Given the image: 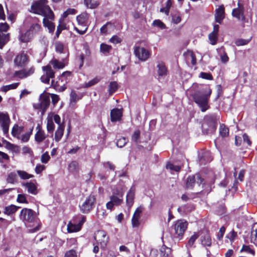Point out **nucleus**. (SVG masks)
Masks as SVG:
<instances>
[{"instance_id": "obj_1", "label": "nucleus", "mask_w": 257, "mask_h": 257, "mask_svg": "<svg viewBox=\"0 0 257 257\" xmlns=\"http://www.w3.org/2000/svg\"><path fill=\"white\" fill-rule=\"evenodd\" d=\"M212 93V89L209 85H202L192 95L194 101L200 108L202 112H205L210 108L209 100Z\"/></svg>"}, {"instance_id": "obj_2", "label": "nucleus", "mask_w": 257, "mask_h": 257, "mask_svg": "<svg viewBox=\"0 0 257 257\" xmlns=\"http://www.w3.org/2000/svg\"><path fill=\"white\" fill-rule=\"evenodd\" d=\"M47 0H39L34 2L31 5L30 12L54 20V14L47 5Z\"/></svg>"}, {"instance_id": "obj_3", "label": "nucleus", "mask_w": 257, "mask_h": 257, "mask_svg": "<svg viewBox=\"0 0 257 257\" xmlns=\"http://www.w3.org/2000/svg\"><path fill=\"white\" fill-rule=\"evenodd\" d=\"M72 76L71 71H64L58 77V80H52L51 85L56 91L63 92L67 88L66 84L70 81Z\"/></svg>"}, {"instance_id": "obj_4", "label": "nucleus", "mask_w": 257, "mask_h": 257, "mask_svg": "<svg viewBox=\"0 0 257 257\" xmlns=\"http://www.w3.org/2000/svg\"><path fill=\"white\" fill-rule=\"evenodd\" d=\"M188 222L184 219H179L174 224V236L180 239L187 228Z\"/></svg>"}, {"instance_id": "obj_5", "label": "nucleus", "mask_w": 257, "mask_h": 257, "mask_svg": "<svg viewBox=\"0 0 257 257\" xmlns=\"http://www.w3.org/2000/svg\"><path fill=\"white\" fill-rule=\"evenodd\" d=\"M94 239L97 244L100 245V248L104 249L109 242V237L105 230H98L95 232Z\"/></svg>"}, {"instance_id": "obj_6", "label": "nucleus", "mask_w": 257, "mask_h": 257, "mask_svg": "<svg viewBox=\"0 0 257 257\" xmlns=\"http://www.w3.org/2000/svg\"><path fill=\"white\" fill-rule=\"evenodd\" d=\"M96 200L95 196L90 194L82 205L79 206L81 212L84 214L89 213L94 208Z\"/></svg>"}, {"instance_id": "obj_7", "label": "nucleus", "mask_w": 257, "mask_h": 257, "mask_svg": "<svg viewBox=\"0 0 257 257\" xmlns=\"http://www.w3.org/2000/svg\"><path fill=\"white\" fill-rule=\"evenodd\" d=\"M217 127V123L213 117H209L206 118L205 122L202 125V130L204 134H213Z\"/></svg>"}, {"instance_id": "obj_8", "label": "nucleus", "mask_w": 257, "mask_h": 257, "mask_svg": "<svg viewBox=\"0 0 257 257\" xmlns=\"http://www.w3.org/2000/svg\"><path fill=\"white\" fill-rule=\"evenodd\" d=\"M39 100V103L33 104V107L35 109L41 111L42 114L43 115L50 105V97L49 96L41 94L40 96Z\"/></svg>"}, {"instance_id": "obj_9", "label": "nucleus", "mask_w": 257, "mask_h": 257, "mask_svg": "<svg viewBox=\"0 0 257 257\" xmlns=\"http://www.w3.org/2000/svg\"><path fill=\"white\" fill-rule=\"evenodd\" d=\"M20 219L27 223H33L36 218V212L32 209L24 208L20 214Z\"/></svg>"}, {"instance_id": "obj_10", "label": "nucleus", "mask_w": 257, "mask_h": 257, "mask_svg": "<svg viewBox=\"0 0 257 257\" xmlns=\"http://www.w3.org/2000/svg\"><path fill=\"white\" fill-rule=\"evenodd\" d=\"M204 179L199 174L189 176L186 179V187L188 189H192L196 182L198 185L204 184Z\"/></svg>"}, {"instance_id": "obj_11", "label": "nucleus", "mask_w": 257, "mask_h": 257, "mask_svg": "<svg viewBox=\"0 0 257 257\" xmlns=\"http://www.w3.org/2000/svg\"><path fill=\"white\" fill-rule=\"evenodd\" d=\"M10 118L7 112H0V125L4 134L7 136L9 134Z\"/></svg>"}, {"instance_id": "obj_12", "label": "nucleus", "mask_w": 257, "mask_h": 257, "mask_svg": "<svg viewBox=\"0 0 257 257\" xmlns=\"http://www.w3.org/2000/svg\"><path fill=\"white\" fill-rule=\"evenodd\" d=\"M31 24L29 29L28 30L31 34L34 37L36 34H38L42 30L40 21L39 19L36 17H31Z\"/></svg>"}, {"instance_id": "obj_13", "label": "nucleus", "mask_w": 257, "mask_h": 257, "mask_svg": "<svg viewBox=\"0 0 257 257\" xmlns=\"http://www.w3.org/2000/svg\"><path fill=\"white\" fill-rule=\"evenodd\" d=\"M29 62L28 55L24 52L17 55L14 61L15 65L18 67H25Z\"/></svg>"}, {"instance_id": "obj_14", "label": "nucleus", "mask_w": 257, "mask_h": 257, "mask_svg": "<svg viewBox=\"0 0 257 257\" xmlns=\"http://www.w3.org/2000/svg\"><path fill=\"white\" fill-rule=\"evenodd\" d=\"M134 53L136 56L142 61H146L150 55L149 51L144 47H135Z\"/></svg>"}, {"instance_id": "obj_15", "label": "nucleus", "mask_w": 257, "mask_h": 257, "mask_svg": "<svg viewBox=\"0 0 257 257\" xmlns=\"http://www.w3.org/2000/svg\"><path fill=\"white\" fill-rule=\"evenodd\" d=\"M35 71V67L32 66L29 69H23L21 70L16 71L14 73V76L17 77L20 79H23L33 74Z\"/></svg>"}, {"instance_id": "obj_16", "label": "nucleus", "mask_w": 257, "mask_h": 257, "mask_svg": "<svg viewBox=\"0 0 257 257\" xmlns=\"http://www.w3.org/2000/svg\"><path fill=\"white\" fill-rule=\"evenodd\" d=\"M237 5L238 8L232 10V15L233 17L236 18L238 20H241L242 22H244L245 21V17L244 15V9L243 6L239 3H237Z\"/></svg>"}, {"instance_id": "obj_17", "label": "nucleus", "mask_w": 257, "mask_h": 257, "mask_svg": "<svg viewBox=\"0 0 257 257\" xmlns=\"http://www.w3.org/2000/svg\"><path fill=\"white\" fill-rule=\"evenodd\" d=\"M142 212V208L141 207H138L135 211L132 218V225L133 228L138 227L140 224L141 215Z\"/></svg>"}, {"instance_id": "obj_18", "label": "nucleus", "mask_w": 257, "mask_h": 257, "mask_svg": "<svg viewBox=\"0 0 257 257\" xmlns=\"http://www.w3.org/2000/svg\"><path fill=\"white\" fill-rule=\"evenodd\" d=\"M36 130L37 132L35 135V140L37 143L40 144L45 140L47 135L39 124L37 125Z\"/></svg>"}, {"instance_id": "obj_19", "label": "nucleus", "mask_w": 257, "mask_h": 257, "mask_svg": "<svg viewBox=\"0 0 257 257\" xmlns=\"http://www.w3.org/2000/svg\"><path fill=\"white\" fill-rule=\"evenodd\" d=\"M225 18V9L223 5L219 6L215 10V20L216 23L221 24Z\"/></svg>"}, {"instance_id": "obj_20", "label": "nucleus", "mask_w": 257, "mask_h": 257, "mask_svg": "<svg viewBox=\"0 0 257 257\" xmlns=\"http://www.w3.org/2000/svg\"><path fill=\"white\" fill-rule=\"evenodd\" d=\"M135 195V188L133 186L130 189L126 196V205L129 208H130L134 204Z\"/></svg>"}, {"instance_id": "obj_21", "label": "nucleus", "mask_w": 257, "mask_h": 257, "mask_svg": "<svg viewBox=\"0 0 257 257\" xmlns=\"http://www.w3.org/2000/svg\"><path fill=\"white\" fill-rule=\"evenodd\" d=\"M201 244L204 247H210L212 244L211 238L208 230L203 232V234L200 237Z\"/></svg>"}, {"instance_id": "obj_22", "label": "nucleus", "mask_w": 257, "mask_h": 257, "mask_svg": "<svg viewBox=\"0 0 257 257\" xmlns=\"http://www.w3.org/2000/svg\"><path fill=\"white\" fill-rule=\"evenodd\" d=\"M122 116L121 111L117 108H113L110 111V120L112 122L120 120Z\"/></svg>"}, {"instance_id": "obj_23", "label": "nucleus", "mask_w": 257, "mask_h": 257, "mask_svg": "<svg viewBox=\"0 0 257 257\" xmlns=\"http://www.w3.org/2000/svg\"><path fill=\"white\" fill-rule=\"evenodd\" d=\"M23 187L27 188L28 192L29 193L36 195L38 193L37 187L36 184L32 182H26L22 184Z\"/></svg>"}, {"instance_id": "obj_24", "label": "nucleus", "mask_w": 257, "mask_h": 257, "mask_svg": "<svg viewBox=\"0 0 257 257\" xmlns=\"http://www.w3.org/2000/svg\"><path fill=\"white\" fill-rule=\"evenodd\" d=\"M157 67L158 68L157 73L159 77H164L167 75L168 69L164 62H159Z\"/></svg>"}, {"instance_id": "obj_25", "label": "nucleus", "mask_w": 257, "mask_h": 257, "mask_svg": "<svg viewBox=\"0 0 257 257\" xmlns=\"http://www.w3.org/2000/svg\"><path fill=\"white\" fill-rule=\"evenodd\" d=\"M33 36L31 34L28 30L25 33L21 32L19 35V40L22 43H28L30 42Z\"/></svg>"}, {"instance_id": "obj_26", "label": "nucleus", "mask_w": 257, "mask_h": 257, "mask_svg": "<svg viewBox=\"0 0 257 257\" xmlns=\"http://www.w3.org/2000/svg\"><path fill=\"white\" fill-rule=\"evenodd\" d=\"M88 19V15L87 13H83L76 17L78 25L82 26H86V24Z\"/></svg>"}, {"instance_id": "obj_27", "label": "nucleus", "mask_w": 257, "mask_h": 257, "mask_svg": "<svg viewBox=\"0 0 257 257\" xmlns=\"http://www.w3.org/2000/svg\"><path fill=\"white\" fill-rule=\"evenodd\" d=\"M84 4L87 9H95L100 5L98 0H84Z\"/></svg>"}, {"instance_id": "obj_28", "label": "nucleus", "mask_w": 257, "mask_h": 257, "mask_svg": "<svg viewBox=\"0 0 257 257\" xmlns=\"http://www.w3.org/2000/svg\"><path fill=\"white\" fill-rule=\"evenodd\" d=\"M20 208L19 206L11 204L5 207L4 213L7 215H11L15 213Z\"/></svg>"}, {"instance_id": "obj_29", "label": "nucleus", "mask_w": 257, "mask_h": 257, "mask_svg": "<svg viewBox=\"0 0 257 257\" xmlns=\"http://www.w3.org/2000/svg\"><path fill=\"white\" fill-rule=\"evenodd\" d=\"M64 130V125L60 124L58 127L55 133V140L56 142H58L61 139L63 136Z\"/></svg>"}, {"instance_id": "obj_30", "label": "nucleus", "mask_w": 257, "mask_h": 257, "mask_svg": "<svg viewBox=\"0 0 257 257\" xmlns=\"http://www.w3.org/2000/svg\"><path fill=\"white\" fill-rule=\"evenodd\" d=\"M117 194L119 196H117L114 195H112L110 196V201L115 205L118 206L121 205L123 202L122 193H117Z\"/></svg>"}, {"instance_id": "obj_31", "label": "nucleus", "mask_w": 257, "mask_h": 257, "mask_svg": "<svg viewBox=\"0 0 257 257\" xmlns=\"http://www.w3.org/2000/svg\"><path fill=\"white\" fill-rule=\"evenodd\" d=\"M229 130L224 124L221 123L219 125V135L222 138L227 137L229 136Z\"/></svg>"}, {"instance_id": "obj_32", "label": "nucleus", "mask_w": 257, "mask_h": 257, "mask_svg": "<svg viewBox=\"0 0 257 257\" xmlns=\"http://www.w3.org/2000/svg\"><path fill=\"white\" fill-rule=\"evenodd\" d=\"M48 18L44 17L43 20V23L45 27H47L50 33H53L55 29V26L54 24L49 21Z\"/></svg>"}, {"instance_id": "obj_33", "label": "nucleus", "mask_w": 257, "mask_h": 257, "mask_svg": "<svg viewBox=\"0 0 257 257\" xmlns=\"http://www.w3.org/2000/svg\"><path fill=\"white\" fill-rule=\"evenodd\" d=\"M42 70L45 72V75L50 78H53L55 77V72L53 70L50 65H47L42 67Z\"/></svg>"}, {"instance_id": "obj_34", "label": "nucleus", "mask_w": 257, "mask_h": 257, "mask_svg": "<svg viewBox=\"0 0 257 257\" xmlns=\"http://www.w3.org/2000/svg\"><path fill=\"white\" fill-rule=\"evenodd\" d=\"M50 64L53 66L55 69H61L65 67V64L56 59H53L50 61Z\"/></svg>"}, {"instance_id": "obj_35", "label": "nucleus", "mask_w": 257, "mask_h": 257, "mask_svg": "<svg viewBox=\"0 0 257 257\" xmlns=\"http://www.w3.org/2000/svg\"><path fill=\"white\" fill-rule=\"evenodd\" d=\"M199 236V235L198 233L194 232L190 237L186 244V247L188 249L195 247V246L194 245V244L196 240L198 238Z\"/></svg>"}, {"instance_id": "obj_36", "label": "nucleus", "mask_w": 257, "mask_h": 257, "mask_svg": "<svg viewBox=\"0 0 257 257\" xmlns=\"http://www.w3.org/2000/svg\"><path fill=\"white\" fill-rule=\"evenodd\" d=\"M81 229L80 225L77 224H73L69 222L67 225V231L69 233L77 232Z\"/></svg>"}, {"instance_id": "obj_37", "label": "nucleus", "mask_w": 257, "mask_h": 257, "mask_svg": "<svg viewBox=\"0 0 257 257\" xmlns=\"http://www.w3.org/2000/svg\"><path fill=\"white\" fill-rule=\"evenodd\" d=\"M10 40V34H0V49L6 45V44Z\"/></svg>"}, {"instance_id": "obj_38", "label": "nucleus", "mask_w": 257, "mask_h": 257, "mask_svg": "<svg viewBox=\"0 0 257 257\" xmlns=\"http://www.w3.org/2000/svg\"><path fill=\"white\" fill-rule=\"evenodd\" d=\"M171 253V249L167 247L166 245H163L160 249V257H170Z\"/></svg>"}, {"instance_id": "obj_39", "label": "nucleus", "mask_w": 257, "mask_h": 257, "mask_svg": "<svg viewBox=\"0 0 257 257\" xmlns=\"http://www.w3.org/2000/svg\"><path fill=\"white\" fill-rule=\"evenodd\" d=\"M212 160L210 154L208 152H205L202 155L200 159V163L201 164L205 165L207 163L210 162Z\"/></svg>"}, {"instance_id": "obj_40", "label": "nucleus", "mask_w": 257, "mask_h": 257, "mask_svg": "<svg viewBox=\"0 0 257 257\" xmlns=\"http://www.w3.org/2000/svg\"><path fill=\"white\" fill-rule=\"evenodd\" d=\"M17 173L20 178L23 180H27L34 177L33 175L28 174L25 171L17 170Z\"/></svg>"}, {"instance_id": "obj_41", "label": "nucleus", "mask_w": 257, "mask_h": 257, "mask_svg": "<svg viewBox=\"0 0 257 257\" xmlns=\"http://www.w3.org/2000/svg\"><path fill=\"white\" fill-rule=\"evenodd\" d=\"M79 168L78 163L76 161L71 162L68 165V171L70 172L74 173L76 172Z\"/></svg>"}, {"instance_id": "obj_42", "label": "nucleus", "mask_w": 257, "mask_h": 257, "mask_svg": "<svg viewBox=\"0 0 257 257\" xmlns=\"http://www.w3.org/2000/svg\"><path fill=\"white\" fill-rule=\"evenodd\" d=\"M17 174L14 172H11L8 175L7 182L8 183L14 184L17 182Z\"/></svg>"}, {"instance_id": "obj_43", "label": "nucleus", "mask_w": 257, "mask_h": 257, "mask_svg": "<svg viewBox=\"0 0 257 257\" xmlns=\"http://www.w3.org/2000/svg\"><path fill=\"white\" fill-rule=\"evenodd\" d=\"M118 86L116 81H112L110 82L108 85L109 94L112 95L118 89Z\"/></svg>"}, {"instance_id": "obj_44", "label": "nucleus", "mask_w": 257, "mask_h": 257, "mask_svg": "<svg viewBox=\"0 0 257 257\" xmlns=\"http://www.w3.org/2000/svg\"><path fill=\"white\" fill-rule=\"evenodd\" d=\"M19 85V83H14L10 85H5L2 87L1 90L6 92L10 90L16 89Z\"/></svg>"}, {"instance_id": "obj_45", "label": "nucleus", "mask_w": 257, "mask_h": 257, "mask_svg": "<svg viewBox=\"0 0 257 257\" xmlns=\"http://www.w3.org/2000/svg\"><path fill=\"white\" fill-rule=\"evenodd\" d=\"M241 252H245L247 253L251 254L253 256L255 255V251L250 248L249 245L243 244L240 250Z\"/></svg>"}, {"instance_id": "obj_46", "label": "nucleus", "mask_w": 257, "mask_h": 257, "mask_svg": "<svg viewBox=\"0 0 257 257\" xmlns=\"http://www.w3.org/2000/svg\"><path fill=\"white\" fill-rule=\"evenodd\" d=\"M100 51L103 53H109L110 51L112 49V47L110 45L102 43L100 46Z\"/></svg>"}, {"instance_id": "obj_47", "label": "nucleus", "mask_w": 257, "mask_h": 257, "mask_svg": "<svg viewBox=\"0 0 257 257\" xmlns=\"http://www.w3.org/2000/svg\"><path fill=\"white\" fill-rule=\"evenodd\" d=\"M152 24L153 26L157 27L161 30L165 29L167 28L166 25L159 19L154 20Z\"/></svg>"}, {"instance_id": "obj_48", "label": "nucleus", "mask_w": 257, "mask_h": 257, "mask_svg": "<svg viewBox=\"0 0 257 257\" xmlns=\"http://www.w3.org/2000/svg\"><path fill=\"white\" fill-rule=\"evenodd\" d=\"M55 50L57 53H63L64 51V46L62 42L58 41L56 42L55 45Z\"/></svg>"}, {"instance_id": "obj_49", "label": "nucleus", "mask_w": 257, "mask_h": 257, "mask_svg": "<svg viewBox=\"0 0 257 257\" xmlns=\"http://www.w3.org/2000/svg\"><path fill=\"white\" fill-rule=\"evenodd\" d=\"M218 35L210 33L208 35V39L210 41V44L212 45L216 44L218 41Z\"/></svg>"}, {"instance_id": "obj_50", "label": "nucleus", "mask_w": 257, "mask_h": 257, "mask_svg": "<svg viewBox=\"0 0 257 257\" xmlns=\"http://www.w3.org/2000/svg\"><path fill=\"white\" fill-rule=\"evenodd\" d=\"M100 80V78L98 77H96L92 80L89 81L87 83L85 84V87L88 88L91 87L95 84H97Z\"/></svg>"}, {"instance_id": "obj_51", "label": "nucleus", "mask_w": 257, "mask_h": 257, "mask_svg": "<svg viewBox=\"0 0 257 257\" xmlns=\"http://www.w3.org/2000/svg\"><path fill=\"white\" fill-rule=\"evenodd\" d=\"M17 201L20 203L28 204L29 203L24 194H19L17 198Z\"/></svg>"}, {"instance_id": "obj_52", "label": "nucleus", "mask_w": 257, "mask_h": 257, "mask_svg": "<svg viewBox=\"0 0 257 257\" xmlns=\"http://www.w3.org/2000/svg\"><path fill=\"white\" fill-rule=\"evenodd\" d=\"M55 125L52 119H48L47 123V130L48 133H53Z\"/></svg>"}, {"instance_id": "obj_53", "label": "nucleus", "mask_w": 257, "mask_h": 257, "mask_svg": "<svg viewBox=\"0 0 257 257\" xmlns=\"http://www.w3.org/2000/svg\"><path fill=\"white\" fill-rule=\"evenodd\" d=\"M251 39H238L235 41V44L237 46H243L247 44Z\"/></svg>"}, {"instance_id": "obj_54", "label": "nucleus", "mask_w": 257, "mask_h": 257, "mask_svg": "<svg viewBox=\"0 0 257 257\" xmlns=\"http://www.w3.org/2000/svg\"><path fill=\"white\" fill-rule=\"evenodd\" d=\"M127 142V139L126 138L122 137L117 140L116 142V146L119 148H122L124 146Z\"/></svg>"}, {"instance_id": "obj_55", "label": "nucleus", "mask_w": 257, "mask_h": 257, "mask_svg": "<svg viewBox=\"0 0 257 257\" xmlns=\"http://www.w3.org/2000/svg\"><path fill=\"white\" fill-rule=\"evenodd\" d=\"M166 168L178 172L180 171L181 167L178 165H174L172 163H168L166 165Z\"/></svg>"}, {"instance_id": "obj_56", "label": "nucleus", "mask_w": 257, "mask_h": 257, "mask_svg": "<svg viewBox=\"0 0 257 257\" xmlns=\"http://www.w3.org/2000/svg\"><path fill=\"white\" fill-rule=\"evenodd\" d=\"M140 135L141 132L140 130L136 131L132 136V141L136 143H138L140 138Z\"/></svg>"}, {"instance_id": "obj_57", "label": "nucleus", "mask_w": 257, "mask_h": 257, "mask_svg": "<svg viewBox=\"0 0 257 257\" xmlns=\"http://www.w3.org/2000/svg\"><path fill=\"white\" fill-rule=\"evenodd\" d=\"M199 77L206 80H212L213 77L210 73L201 72L199 74Z\"/></svg>"}, {"instance_id": "obj_58", "label": "nucleus", "mask_w": 257, "mask_h": 257, "mask_svg": "<svg viewBox=\"0 0 257 257\" xmlns=\"http://www.w3.org/2000/svg\"><path fill=\"white\" fill-rule=\"evenodd\" d=\"M33 127L31 128L30 130V132H27L22 135L21 140L23 142H27L30 139V136L32 134Z\"/></svg>"}, {"instance_id": "obj_59", "label": "nucleus", "mask_w": 257, "mask_h": 257, "mask_svg": "<svg viewBox=\"0 0 257 257\" xmlns=\"http://www.w3.org/2000/svg\"><path fill=\"white\" fill-rule=\"evenodd\" d=\"M64 257H77V253L74 249H70L65 252Z\"/></svg>"}, {"instance_id": "obj_60", "label": "nucleus", "mask_w": 257, "mask_h": 257, "mask_svg": "<svg viewBox=\"0 0 257 257\" xmlns=\"http://www.w3.org/2000/svg\"><path fill=\"white\" fill-rule=\"evenodd\" d=\"M70 96V100L71 103H75L79 99L77 94L73 90L71 91Z\"/></svg>"}, {"instance_id": "obj_61", "label": "nucleus", "mask_w": 257, "mask_h": 257, "mask_svg": "<svg viewBox=\"0 0 257 257\" xmlns=\"http://www.w3.org/2000/svg\"><path fill=\"white\" fill-rule=\"evenodd\" d=\"M50 159V157L47 152H46L41 156V161L43 163H47Z\"/></svg>"}, {"instance_id": "obj_62", "label": "nucleus", "mask_w": 257, "mask_h": 257, "mask_svg": "<svg viewBox=\"0 0 257 257\" xmlns=\"http://www.w3.org/2000/svg\"><path fill=\"white\" fill-rule=\"evenodd\" d=\"M10 224V221L5 218L0 217V228H6Z\"/></svg>"}, {"instance_id": "obj_63", "label": "nucleus", "mask_w": 257, "mask_h": 257, "mask_svg": "<svg viewBox=\"0 0 257 257\" xmlns=\"http://www.w3.org/2000/svg\"><path fill=\"white\" fill-rule=\"evenodd\" d=\"M109 41L110 43L115 44L117 43H120L122 41V40L117 35H114L109 39Z\"/></svg>"}, {"instance_id": "obj_64", "label": "nucleus", "mask_w": 257, "mask_h": 257, "mask_svg": "<svg viewBox=\"0 0 257 257\" xmlns=\"http://www.w3.org/2000/svg\"><path fill=\"white\" fill-rule=\"evenodd\" d=\"M46 167L44 165L40 164H37L35 169V171L36 174H39L42 173L43 171L45 169Z\"/></svg>"}]
</instances>
